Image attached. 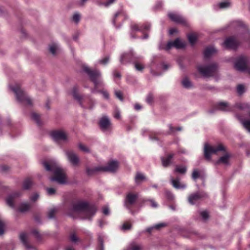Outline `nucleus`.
I'll return each mask as SVG.
<instances>
[{"instance_id":"obj_1","label":"nucleus","mask_w":250,"mask_h":250,"mask_svg":"<svg viewBox=\"0 0 250 250\" xmlns=\"http://www.w3.org/2000/svg\"><path fill=\"white\" fill-rule=\"evenodd\" d=\"M204 156L207 160H210L211 156L213 155H219L223 154L216 162L218 164H223L228 165L229 164L232 155L229 152L226 151V147L222 144H220L212 146L208 143L204 145Z\"/></svg>"},{"instance_id":"obj_2","label":"nucleus","mask_w":250,"mask_h":250,"mask_svg":"<svg viewBox=\"0 0 250 250\" xmlns=\"http://www.w3.org/2000/svg\"><path fill=\"white\" fill-rule=\"evenodd\" d=\"M72 211L74 212L80 213L84 212L88 214L89 218H92V211L89 204L85 202H78L73 205Z\"/></svg>"},{"instance_id":"obj_3","label":"nucleus","mask_w":250,"mask_h":250,"mask_svg":"<svg viewBox=\"0 0 250 250\" xmlns=\"http://www.w3.org/2000/svg\"><path fill=\"white\" fill-rule=\"evenodd\" d=\"M198 72L203 77H208L213 75L217 70V66L215 64L209 65H200L197 67Z\"/></svg>"},{"instance_id":"obj_4","label":"nucleus","mask_w":250,"mask_h":250,"mask_svg":"<svg viewBox=\"0 0 250 250\" xmlns=\"http://www.w3.org/2000/svg\"><path fill=\"white\" fill-rule=\"evenodd\" d=\"M10 89L16 94L17 100L21 102H25L26 104H31V100L26 96L25 93L21 89L18 85L15 86H10Z\"/></svg>"},{"instance_id":"obj_5","label":"nucleus","mask_w":250,"mask_h":250,"mask_svg":"<svg viewBox=\"0 0 250 250\" xmlns=\"http://www.w3.org/2000/svg\"><path fill=\"white\" fill-rule=\"evenodd\" d=\"M42 165L47 171L56 172H62V168L55 161H45L42 163Z\"/></svg>"},{"instance_id":"obj_6","label":"nucleus","mask_w":250,"mask_h":250,"mask_svg":"<svg viewBox=\"0 0 250 250\" xmlns=\"http://www.w3.org/2000/svg\"><path fill=\"white\" fill-rule=\"evenodd\" d=\"M99 125L101 129L104 132H110L112 129V125L109 118L103 116L100 120Z\"/></svg>"},{"instance_id":"obj_7","label":"nucleus","mask_w":250,"mask_h":250,"mask_svg":"<svg viewBox=\"0 0 250 250\" xmlns=\"http://www.w3.org/2000/svg\"><path fill=\"white\" fill-rule=\"evenodd\" d=\"M50 181L60 184H65L67 183L65 173H54V176L50 178Z\"/></svg>"},{"instance_id":"obj_8","label":"nucleus","mask_w":250,"mask_h":250,"mask_svg":"<svg viewBox=\"0 0 250 250\" xmlns=\"http://www.w3.org/2000/svg\"><path fill=\"white\" fill-rule=\"evenodd\" d=\"M239 43L233 37H229L226 39L222 43V46L228 49H234L237 47Z\"/></svg>"},{"instance_id":"obj_9","label":"nucleus","mask_w":250,"mask_h":250,"mask_svg":"<svg viewBox=\"0 0 250 250\" xmlns=\"http://www.w3.org/2000/svg\"><path fill=\"white\" fill-rule=\"evenodd\" d=\"M186 42L180 40L179 39H176L174 42H168L165 49L169 50L172 47H174L177 49L183 48L186 46Z\"/></svg>"},{"instance_id":"obj_10","label":"nucleus","mask_w":250,"mask_h":250,"mask_svg":"<svg viewBox=\"0 0 250 250\" xmlns=\"http://www.w3.org/2000/svg\"><path fill=\"white\" fill-rule=\"evenodd\" d=\"M247 59L245 57H240L238 58L235 63V68L241 71H244L247 68Z\"/></svg>"},{"instance_id":"obj_11","label":"nucleus","mask_w":250,"mask_h":250,"mask_svg":"<svg viewBox=\"0 0 250 250\" xmlns=\"http://www.w3.org/2000/svg\"><path fill=\"white\" fill-rule=\"evenodd\" d=\"M72 94L74 98L79 102L80 104L82 106L85 107L92 108V101H90L88 98H85L83 99V101L84 103L87 104V105H83V103L81 102L82 98L77 95L76 90L75 88H74L72 92Z\"/></svg>"},{"instance_id":"obj_12","label":"nucleus","mask_w":250,"mask_h":250,"mask_svg":"<svg viewBox=\"0 0 250 250\" xmlns=\"http://www.w3.org/2000/svg\"><path fill=\"white\" fill-rule=\"evenodd\" d=\"M51 136L56 141L65 140L67 138L66 133L62 130L54 131L51 132Z\"/></svg>"},{"instance_id":"obj_13","label":"nucleus","mask_w":250,"mask_h":250,"mask_svg":"<svg viewBox=\"0 0 250 250\" xmlns=\"http://www.w3.org/2000/svg\"><path fill=\"white\" fill-rule=\"evenodd\" d=\"M66 155L69 161L73 165H77L79 162V159L77 155L72 151L66 152Z\"/></svg>"},{"instance_id":"obj_14","label":"nucleus","mask_w":250,"mask_h":250,"mask_svg":"<svg viewBox=\"0 0 250 250\" xmlns=\"http://www.w3.org/2000/svg\"><path fill=\"white\" fill-rule=\"evenodd\" d=\"M66 155L69 161L73 165H77L79 162V159L77 155L72 151L66 152Z\"/></svg>"},{"instance_id":"obj_15","label":"nucleus","mask_w":250,"mask_h":250,"mask_svg":"<svg viewBox=\"0 0 250 250\" xmlns=\"http://www.w3.org/2000/svg\"><path fill=\"white\" fill-rule=\"evenodd\" d=\"M169 18L172 21L177 23H184L185 19L178 14L174 12L169 13L168 15Z\"/></svg>"},{"instance_id":"obj_16","label":"nucleus","mask_w":250,"mask_h":250,"mask_svg":"<svg viewBox=\"0 0 250 250\" xmlns=\"http://www.w3.org/2000/svg\"><path fill=\"white\" fill-rule=\"evenodd\" d=\"M171 183L173 186L177 189H184L186 188V185L180 182L179 178L171 179Z\"/></svg>"},{"instance_id":"obj_17","label":"nucleus","mask_w":250,"mask_h":250,"mask_svg":"<svg viewBox=\"0 0 250 250\" xmlns=\"http://www.w3.org/2000/svg\"><path fill=\"white\" fill-rule=\"evenodd\" d=\"M119 166V162L116 160H111L109 162L107 166V169L110 171L117 170Z\"/></svg>"},{"instance_id":"obj_18","label":"nucleus","mask_w":250,"mask_h":250,"mask_svg":"<svg viewBox=\"0 0 250 250\" xmlns=\"http://www.w3.org/2000/svg\"><path fill=\"white\" fill-rule=\"evenodd\" d=\"M202 197H203V196L201 195L199 193L191 195L188 198L189 202L192 205L194 204Z\"/></svg>"},{"instance_id":"obj_19","label":"nucleus","mask_w":250,"mask_h":250,"mask_svg":"<svg viewBox=\"0 0 250 250\" xmlns=\"http://www.w3.org/2000/svg\"><path fill=\"white\" fill-rule=\"evenodd\" d=\"M173 156V155L172 154H169L165 157H162L161 160L163 166L164 167H167L171 162V160Z\"/></svg>"},{"instance_id":"obj_20","label":"nucleus","mask_w":250,"mask_h":250,"mask_svg":"<svg viewBox=\"0 0 250 250\" xmlns=\"http://www.w3.org/2000/svg\"><path fill=\"white\" fill-rule=\"evenodd\" d=\"M95 85H103V80L100 72L95 69Z\"/></svg>"},{"instance_id":"obj_21","label":"nucleus","mask_w":250,"mask_h":250,"mask_svg":"<svg viewBox=\"0 0 250 250\" xmlns=\"http://www.w3.org/2000/svg\"><path fill=\"white\" fill-rule=\"evenodd\" d=\"M217 108L222 111H229L230 109L229 104L225 102L219 103L217 105Z\"/></svg>"},{"instance_id":"obj_22","label":"nucleus","mask_w":250,"mask_h":250,"mask_svg":"<svg viewBox=\"0 0 250 250\" xmlns=\"http://www.w3.org/2000/svg\"><path fill=\"white\" fill-rule=\"evenodd\" d=\"M150 28V25L148 23L146 24L143 27L142 26H140L138 24L133 25L132 27V30L134 31H144V30H147Z\"/></svg>"},{"instance_id":"obj_23","label":"nucleus","mask_w":250,"mask_h":250,"mask_svg":"<svg viewBox=\"0 0 250 250\" xmlns=\"http://www.w3.org/2000/svg\"><path fill=\"white\" fill-rule=\"evenodd\" d=\"M137 198V196L132 193H129L126 196V202L127 203L131 205L134 203Z\"/></svg>"},{"instance_id":"obj_24","label":"nucleus","mask_w":250,"mask_h":250,"mask_svg":"<svg viewBox=\"0 0 250 250\" xmlns=\"http://www.w3.org/2000/svg\"><path fill=\"white\" fill-rule=\"evenodd\" d=\"M27 234L25 233H21L20 234V239L21 241L22 242L24 246L27 249L30 248V247L29 246L27 242Z\"/></svg>"},{"instance_id":"obj_25","label":"nucleus","mask_w":250,"mask_h":250,"mask_svg":"<svg viewBox=\"0 0 250 250\" xmlns=\"http://www.w3.org/2000/svg\"><path fill=\"white\" fill-rule=\"evenodd\" d=\"M215 52L216 50L213 47H207L204 51V55L206 57H208Z\"/></svg>"},{"instance_id":"obj_26","label":"nucleus","mask_w":250,"mask_h":250,"mask_svg":"<svg viewBox=\"0 0 250 250\" xmlns=\"http://www.w3.org/2000/svg\"><path fill=\"white\" fill-rule=\"evenodd\" d=\"M145 177L141 173H138L135 176V182L137 184H139L141 182L145 181Z\"/></svg>"},{"instance_id":"obj_27","label":"nucleus","mask_w":250,"mask_h":250,"mask_svg":"<svg viewBox=\"0 0 250 250\" xmlns=\"http://www.w3.org/2000/svg\"><path fill=\"white\" fill-rule=\"evenodd\" d=\"M249 116L250 117V111L249 113ZM241 123L243 125V126L250 133V121H243L242 120L239 119Z\"/></svg>"},{"instance_id":"obj_28","label":"nucleus","mask_w":250,"mask_h":250,"mask_svg":"<svg viewBox=\"0 0 250 250\" xmlns=\"http://www.w3.org/2000/svg\"><path fill=\"white\" fill-rule=\"evenodd\" d=\"M83 71L86 73L89 76L90 80L92 82H94V77L93 76V73L92 71H91L90 69L86 66H83Z\"/></svg>"},{"instance_id":"obj_29","label":"nucleus","mask_w":250,"mask_h":250,"mask_svg":"<svg viewBox=\"0 0 250 250\" xmlns=\"http://www.w3.org/2000/svg\"><path fill=\"white\" fill-rule=\"evenodd\" d=\"M188 39L191 44H194L197 39V35L195 33H191L188 35Z\"/></svg>"},{"instance_id":"obj_30","label":"nucleus","mask_w":250,"mask_h":250,"mask_svg":"<svg viewBox=\"0 0 250 250\" xmlns=\"http://www.w3.org/2000/svg\"><path fill=\"white\" fill-rule=\"evenodd\" d=\"M30 208V206L28 204L23 203L21 204L19 208V211L21 212H24L27 211Z\"/></svg>"},{"instance_id":"obj_31","label":"nucleus","mask_w":250,"mask_h":250,"mask_svg":"<svg viewBox=\"0 0 250 250\" xmlns=\"http://www.w3.org/2000/svg\"><path fill=\"white\" fill-rule=\"evenodd\" d=\"M182 83L183 86L185 88H188L192 86V84L190 81L187 78L183 79Z\"/></svg>"},{"instance_id":"obj_32","label":"nucleus","mask_w":250,"mask_h":250,"mask_svg":"<svg viewBox=\"0 0 250 250\" xmlns=\"http://www.w3.org/2000/svg\"><path fill=\"white\" fill-rule=\"evenodd\" d=\"M230 5V2L229 1H224L219 3L218 4V6L220 9H225L229 7Z\"/></svg>"},{"instance_id":"obj_33","label":"nucleus","mask_w":250,"mask_h":250,"mask_svg":"<svg viewBox=\"0 0 250 250\" xmlns=\"http://www.w3.org/2000/svg\"><path fill=\"white\" fill-rule=\"evenodd\" d=\"M32 184V182L30 179H28L25 180L23 183L24 189H28L31 186Z\"/></svg>"},{"instance_id":"obj_34","label":"nucleus","mask_w":250,"mask_h":250,"mask_svg":"<svg viewBox=\"0 0 250 250\" xmlns=\"http://www.w3.org/2000/svg\"><path fill=\"white\" fill-rule=\"evenodd\" d=\"M18 195L14 194V196H9L7 197L6 199L7 204L10 207H13L14 206L13 204V199L15 196H17Z\"/></svg>"},{"instance_id":"obj_35","label":"nucleus","mask_w":250,"mask_h":250,"mask_svg":"<svg viewBox=\"0 0 250 250\" xmlns=\"http://www.w3.org/2000/svg\"><path fill=\"white\" fill-rule=\"evenodd\" d=\"M58 49V45L55 43H53L49 46V51L53 55H55L56 54V51Z\"/></svg>"},{"instance_id":"obj_36","label":"nucleus","mask_w":250,"mask_h":250,"mask_svg":"<svg viewBox=\"0 0 250 250\" xmlns=\"http://www.w3.org/2000/svg\"><path fill=\"white\" fill-rule=\"evenodd\" d=\"M165 224H164V223H161V224H157L152 227H150V228H149L147 229V231L148 232H150L151 230H152L153 229H159L161 227H164L165 226Z\"/></svg>"},{"instance_id":"obj_37","label":"nucleus","mask_w":250,"mask_h":250,"mask_svg":"<svg viewBox=\"0 0 250 250\" xmlns=\"http://www.w3.org/2000/svg\"><path fill=\"white\" fill-rule=\"evenodd\" d=\"M177 172H186L187 170V167L185 165H181L177 167Z\"/></svg>"},{"instance_id":"obj_38","label":"nucleus","mask_w":250,"mask_h":250,"mask_svg":"<svg viewBox=\"0 0 250 250\" xmlns=\"http://www.w3.org/2000/svg\"><path fill=\"white\" fill-rule=\"evenodd\" d=\"M109 57L106 56V57H105L104 58L101 59L100 60H99L98 62L100 64L105 65L109 62Z\"/></svg>"},{"instance_id":"obj_39","label":"nucleus","mask_w":250,"mask_h":250,"mask_svg":"<svg viewBox=\"0 0 250 250\" xmlns=\"http://www.w3.org/2000/svg\"><path fill=\"white\" fill-rule=\"evenodd\" d=\"M31 118L34 121H35L37 123V124H40V121H39L40 117H39V116L37 114L35 113H32V114H31Z\"/></svg>"},{"instance_id":"obj_40","label":"nucleus","mask_w":250,"mask_h":250,"mask_svg":"<svg viewBox=\"0 0 250 250\" xmlns=\"http://www.w3.org/2000/svg\"><path fill=\"white\" fill-rule=\"evenodd\" d=\"M129 57V55L128 54H124L121 56L120 62L122 63L125 62V60L127 59Z\"/></svg>"},{"instance_id":"obj_41","label":"nucleus","mask_w":250,"mask_h":250,"mask_svg":"<svg viewBox=\"0 0 250 250\" xmlns=\"http://www.w3.org/2000/svg\"><path fill=\"white\" fill-rule=\"evenodd\" d=\"M237 91L240 95L243 94L245 92V87L243 85H239L237 88Z\"/></svg>"},{"instance_id":"obj_42","label":"nucleus","mask_w":250,"mask_h":250,"mask_svg":"<svg viewBox=\"0 0 250 250\" xmlns=\"http://www.w3.org/2000/svg\"><path fill=\"white\" fill-rule=\"evenodd\" d=\"M97 91L99 92V93H100L102 95V96H103V97L104 98H105L106 99H109V94L106 90H102L101 91Z\"/></svg>"},{"instance_id":"obj_43","label":"nucleus","mask_w":250,"mask_h":250,"mask_svg":"<svg viewBox=\"0 0 250 250\" xmlns=\"http://www.w3.org/2000/svg\"><path fill=\"white\" fill-rule=\"evenodd\" d=\"M113 116L117 119H120L121 118L120 111L118 109H115L113 112Z\"/></svg>"},{"instance_id":"obj_44","label":"nucleus","mask_w":250,"mask_h":250,"mask_svg":"<svg viewBox=\"0 0 250 250\" xmlns=\"http://www.w3.org/2000/svg\"><path fill=\"white\" fill-rule=\"evenodd\" d=\"M78 146L79 148L83 152H88L89 151V148L82 144H79Z\"/></svg>"},{"instance_id":"obj_45","label":"nucleus","mask_w":250,"mask_h":250,"mask_svg":"<svg viewBox=\"0 0 250 250\" xmlns=\"http://www.w3.org/2000/svg\"><path fill=\"white\" fill-rule=\"evenodd\" d=\"M46 191L48 195H52L55 193L56 189L52 188H46Z\"/></svg>"},{"instance_id":"obj_46","label":"nucleus","mask_w":250,"mask_h":250,"mask_svg":"<svg viewBox=\"0 0 250 250\" xmlns=\"http://www.w3.org/2000/svg\"><path fill=\"white\" fill-rule=\"evenodd\" d=\"M200 214L203 220H206L208 218V213L207 211H202L201 212Z\"/></svg>"},{"instance_id":"obj_47","label":"nucleus","mask_w":250,"mask_h":250,"mask_svg":"<svg viewBox=\"0 0 250 250\" xmlns=\"http://www.w3.org/2000/svg\"><path fill=\"white\" fill-rule=\"evenodd\" d=\"M102 212L104 214L107 215L109 214V209L107 206H104L102 208Z\"/></svg>"},{"instance_id":"obj_48","label":"nucleus","mask_w":250,"mask_h":250,"mask_svg":"<svg viewBox=\"0 0 250 250\" xmlns=\"http://www.w3.org/2000/svg\"><path fill=\"white\" fill-rule=\"evenodd\" d=\"M131 228V224L128 222H126L123 224L122 229L123 230H127L130 229Z\"/></svg>"},{"instance_id":"obj_49","label":"nucleus","mask_w":250,"mask_h":250,"mask_svg":"<svg viewBox=\"0 0 250 250\" xmlns=\"http://www.w3.org/2000/svg\"><path fill=\"white\" fill-rule=\"evenodd\" d=\"M80 19V16L79 14L76 13L73 15V21L76 23H78Z\"/></svg>"},{"instance_id":"obj_50","label":"nucleus","mask_w":250,"mask_h":250,"mask_svg":"<svg viewBox=\"0 0 250 250\" xmlns=\"http://www.w3.org/2000/svg\"><path fill=\"white\" fill-rule=\"evenodd\" d=\"M115 94L116 96L119 100H120L121 101H123V96H122V94L121 91H115Z\"/></svg>"},{"instance_id":"obj_51","label":"nucleus","mask_w":250,"mask_h":250,"mask_svg":"<svg viewBox=\"0 0 250 250\" xmlns=\"http://www.w3.org/2000/svg\"><path fill=\"white\" fill-rule=\"evenodd\" d=\"M4 223L0 221V235H1L4 233Z\"/></svg>"},{"instance_id":"obj_52","label":"nucleus","mask_w":250,"mask_h":250,"mask_svg":"<svg viewBox=\"0 0 250 250\" xmlns=\"http://www.w3.org/2000/svg\"><path fill=\"white\" fill-rule=\"evenodd\" d=\"M238 107L239 108L241 109H245L248 107V105L247 104H238Z\"/></svg>"},{"instance_id":"obj_53","label":"nucleus","mask_w":250,"mask_h":250,"mask_svg":"<svg viewBox=\"0 0 250 250\" xmlns=\"http://www.w3.org/2000/svg\"><path fill=\"white\" fill-rule=\"evenodd\" d=\"M135 68L139 71L142 70L144 69V66L140 63H136L135 64Z\"/></svg>"},{"instance_id":"obj_54","label":"nucleus","mask_w":250,"mask_h":250,"mask_svg":"<svg viewBox=\"0 0 250 250\" xmlns=\"http://www.w3.org/2000/svg\"><path fill=\"white\" fill-rule=\"evenodd\" d=\"M115 0H108L106 2H105L103 3V5L105 7H108L111 4H112L115 1Z\"/></svg>"},{"instance_id":"obj_55","label":"nucleus","mask_w":250,"mask_h":250,"mask_svg":"<svg viewBox=\"0 0 250 250\" xmlns=\"http://www.w3.org/2000/svg\"><path fill=\"white\" fill-rule=\"evenodd\" d=\"M70 240L73 242H76L78 240V238L75 234H72L70 237Z\"/></svg>"},{"instance_id":"obj_56","label":"nucleus","mask_w":250,"mask_h":250,"mask_svg":"<svg viewBox=\"0 0 250 250\" xmlns=\"http://www.w3.org/2000/svg\"><path fill=\"white\" fill-rule=\"evenodd\" d=\"M153 100V97L151 94H149L146 98V102L148 104H151Z\"/></svg>"},{"instance_id":"obj_57","label":"nucleus","mask_w":250,"mask_h":250,"mask_svg":"<svg viewBox=\"0 0 250 250\" xmlns=\"http://www.w3.org/2000/svg\"><path fill=\"white\" fill-rule=\"evenodd\" d=\"M55 209H51L49 213H48V217L49 218H52L54 217V214L55 213Z\"/></svg>"},{"instance_id":"obj_58","label":"nucleus","mask_w":250,"mask_h":250,"mask_svg":"<svg viewBox=\"0 0 250 250\" xmlns=\"http://www.w3.org/2000/svg\"><path fill=\"white\" fill-rule=\"evenodd\" d=\"M128 250H141V247L139 245H134L130 247Z\"/></svg>"},{"instance_id":"obj_59","label":"nucleus","mask_w":250,"mask_h":250,"mask_svg":"<svg viewBox=\"0 0 250 250\" xmlns=\"http://www.w3.org/2000/svg\"><path fill=\"white\" fill-rule=\"evenodd\" d=\"M39 197V195L37 193H35L34 195H33L30 198L31 200L32 201H35L36 200L38 199Z\"/></svg>"},{"instance_id":"obj_60","label":"nucleus","mask_w":250,"mask_h":250,"mask_svg":"<svg viewBox=\"0 0 250 250\" xmlns=\"http://www.w3.org/2000/svg\"><path fill=\"white\" fill-rule=\"evenodd\" d=\"M200 176V173H192V178L194 180H196Z\"/></svg>"},{"instance_id":"obj_61","label":"nucleus","mask_w":250,"mask_h":250,"mask_svg":"<svg viewBox=\"0 0 250 250\" xmlns=\"http://www.w3.org/2000/svg\"><path fill=\"white\" fill-rule=\"evenodd\" d=\"M166 195L167 198L169 200H171L173 198L172 194L169 191H166Z\"/></svg>"},{"instance_id":"obj_62","label":"nucleus","mask_w":250,"mask_h":250,"mask_svg":"<svg viewBox=\"0 0 250 250\" xmlns=\"http://www.w3.org/2000/svg\"><path fill=\"white\" fill-rule=\"evenodd\" d=\"M151 206L153 208H156L157 207V204L153 200H151L149 201Z\"/></svg>"},{"instance_id":"obj_63","label":"nucleus","mask_w":250,"mask_h":250,"mask_svg":"<svg viewBox=\"0 0 250 250\" xmlns=\"http://www.w3.org/2000/svg\"><path fill=\"white\" fill-rule=\"evenodd\" d=\"M177 32V30L175 28H172L170 29L169 31V34L172 35L174 33H176Z\"/></svg>"},{"instance_id":"obj_64","label":"nucleus","mask_w":250,"mask_h":250,"mask_svg":"<svg viewBox=\"0 0 250 250\" xmlns=\"http://www.w3.org/2000/svg\"><path fill=\"white\" fill-rule=\"evenodd\" d=\"M134 108L136 110H139L141 109V106L139 104H136L134 105Z\"/></svg>"}]
</instances>
